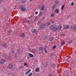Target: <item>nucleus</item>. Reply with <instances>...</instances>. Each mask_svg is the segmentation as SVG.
<instances>
[{"label": "nucleus", "mask_w": 76, "mask_h": 76, "mask_svg": "<svg viewBox=\"0 0 76 76\" xmlns=\"http://www.w3.org/2000/svg\"><path fill=\"white\" fill-rule=\"evenodd\" d=\"M51 22L52 23H54L55 22L54 21V20H51Z\"/></svg>", "instance_id": "cd10ccee"}, {"label": "nucleus", "mask_w": 76, "mask_h": 76, "mask_svg": "<svg viewBox=\"0 0 76 76\" xmlns=\"http://www.w3.org/2000/svg\"><path fill=\"white\" fill-rule=\"evenodd\" d=\"M15 0V1H18V0Z\"/></svg>", "instance_id": "a18cd8bd"}, {"label": "nucleus", "mask_w": 76, "mask_h": 76, "mask_svg": "<svg viewBox=\"0 0 76 76\" xmlns=\"http://www.w3.org/2000/svg\"><path fill=\"white\" fill-rule=\"evenodd\" d=\"M72 40H71L70 41H69V44H70V43H72Z\"/></svg>", "instance_id": "473e14b6"}, {"label": "nucleus", "mask_w": 76, "mask_h": 76, "mask_svg": "<svg viewBox=\"0 0 76 76\" xmlns=\"http://www.w3.org/2000/svg\"><path fill=\"white\" fill-rule=\"evenodd\" d=\"M65 5H63L61 7V10H63L64 9V8Z\"/></svg>", "instance_id": "bb28decb"}, {"label": "nucleus", "mask_w": 76, "mask_h": 76, "mask_svg": "<svg viewBox=\"0 0 76 76\" xmlns=\"http://www.w3.org/2000/svg\"><path fill=\"white\" fill-rule=\"evenodd\" d=\"M22 68H23V67H22Z\"/></svg>", "instance_id": "8fccbe9b"}, {"label": "nucleus", "mask_w": 76, "mask_h": 76, "mask_svg": "<svg viewBox=\"0 0 76 76\" xmlns=\"http://www.w3.org/2000/svg\"><path fill=\"white\" fill-rule=\"evenodd\" d=\"M64 44H65V41H62L61 42V45H64Z\"/></svg>", "instance_id": "393cba45"}, {"label": "nucleus", "mask_w": 76, "mask_h": 76, "mask_svg": "<svg viewBox=\"0 0 76 76\" xmlns=\"http://www.w3.org/2000/svg\"><path fill=\"white\" fill-rule=\"evenodd\" d=\"M42 12H40L39 14V17H40V16H42Z\"/></svg>", "instance_id": "b1692460"}, {"label": "nucleus", "mask_w": 76, "mask_h": 76, "mask_svg": "<svg viewBox=\"0 0 76 76\" xmlns=\"http://www.w3.org/2000/svg\"><path fill=\"white\" fill-rule=\"evenodd\" d=\"M41 7V10H44V8L45 7V6L43 5Z\"/></svg>", "instance_id": "1a4fd4ad"}, {"label": "nucleus", "mask_w": 76, "mask_h": 76, "mask_svg": "<svg viewBox=\"0 0 76 76\" xmlns=\"http://www.w3.org/2000/svg\"><path fill=\"white\" fill-rule=\"evenodd\" d=\"M6 56H7V55H6V54H4L3 55V57H6Z\"/></svg>", "instance_id": "c756f323"}, {"label": "nucleus", "mask_w": 76, "mask_h": 76, "mask_svg": "<svg viewBox=\"0 0 76 76\" xmlns=\"http://www.w3.org/2000/svg\"><path fill=\"white\" fill-rule=\"evenodd\" d=\"M13 53H14V52H13Z\"/></svg>", "instance_id": "3c124183"}, {"label": "nucleus", "mask_w": 76, "mask_h": 76, "mask_svg": "<svg viewBox=\"0 0 76 76\" xmlns=\"http://www.w3.org/2000/svg\"><path fill=\"white\" fill-rule=\"evenodd\" d=\"M52 31H57V28L56 27H54Z\"/></svg>", "instance_id": "ddd939ff"}, {"label": "nucleus", "mask_w": 76, "mask_h": 76, "mask_svg": "<svg viewBox=\"0 0 76 76\" xmlns=\"http://www.w3.org/2000/svg\"><path fill=\"white\" fill-rule=\"evenodd\" d=\"M42 50H43V48L42 47H41L40 48L39 50V52H38V54H41L42 53Z\"/></svg>", "instance_id": "7ed1b4c3"}, {"label": "nucleus", "mask_w": 76, "mask_h": 76, "mask_svg": "<svg viewBox=\"0 0 76 76\" xmlns=\"http://www.w3.org/2000/svg\"><path fill=\"white\" fill-rule=\"evenodd\" d=\"M33 75V74L31 72L28 75V76H32Z\"/></svg>", "instance_id": "a878e982"}, {"label": "nucleus", "mask_w": 76, "mask_h": 76, "mask_svg": "<svg viewBox=\"0 0 76 76\" xmlns=\"http://www.w3.org/2000/svg\"><path fill=\"white\" fill-rule=\"evenodd\" d=\"M3 47H4V48H6L7 47V45L5 42H4L3 44H2Z\"/></svg>", "instance_id": "6e6552de"}, {"label": "nucleus", "mask_w": 76, "mask_h": 76, "mask_svg": "<svg viewBox=\"0 0 76 76\" xmlns=\"http://www.w3.org/2000/svg\"><path fill=\"white\" fill-rule=\"evenodd\" d=\"M29 0V1H32V0Z\"/></svg>", "instance_id": "49530a36"}, {"label": "nucleus", "mask_w": 76, "mask_h": 76, "mask_svg": "<svg viewBox=\"0 0 76 76\" xmlns=\"http://www.w3.org/2000/svg\"><path fill=\"white\" fill-rule=\"evenodd\" d=\"M73 31H76V25H74L73 26Z\"/></svg>", "instance_id": "4be33fe9"}, {"label": "nucleus", "mask_w": 76, "mask_h": 76, "mask_svg": "<svg viewBox=\"0 0 76 76\" xmlns=\"http://www.w3.org/2000/svg\"><path fill=\"white\" fill-rule=\"evenodd\" d=\"M22 6V5L20 6H20H21V7H22L20 8L21 11H22V12H24V11H26V9L23 7V6Z\"/></svg>", "instance_id": "20e7f679"}, {"label": "nucleus", "mask_w": 76, "mask_h": 76, "mask_svg": "<svg viewBox=\"0 0 76 76\" xmlns=\"http://www.w3.org/2000/svg\"><path fill=\"white\" fill-rule=\"evenodd\" d=\"M30 21V20L28 21L27 22V23H29V22Z\"/></svg>", "instance_id": "37998d69"}, {"label": "nucleus", "mask_w": 76, "mask_h": 76, "mask_svg": "<svg viewBox=\"0 0 76 76\" xmlns=\"http://www.w3.org/2000/svg\"><path fill=\"white\" fill-rule=\"evenodd\" d=\"M44 66L46 67H48V63H47V62H45V63L44 64Z\"/></svg>", "instance_id": "f3484780"}, {"label": "nucleus", "mask_w": 76, "mask_h": 76, "mask_svg": "<svg viewBox=\"0 0 76 76\" xmlns=\"http://www.w3.org/2000/svg\"><path fill=\"white\" fill-rule=\"evenodd\" d=\"M38 12H37V11H36L35 12V14H36V15H37V14H38Z\"/></svg>", "instance_id": "c9c22d12"}, {"label": "nucleus", "mask_w": 76, "mask_h": 76, "mask_svg": "<svg viewBox=\"0 0 76 76\" xmlns=\"http://www.w3.org/2000/svg\"><path fill=\"white\" fill-rule=\"evenodd\" d=\"M54 39V37H52L49 39L50 41H52Z\"/></svg>", "instance_id": "dca6fc26"}, {"label": "nucleus", "mask_w": 76, "mask_h": 76, "mask_svg": "<svg viewBox=\"0 0 76 76\" xmlns=\"http://www.w3.org/2000/svg\"><path fill=\"white\" fill-rule=\"evenodd\" d=\"M28 58H29V57L27 59H28Z\"/></svg>", "instance_id": "09e8293b"}, {"label": "nucleus", "mask_w": 76, "mask_h": 76, "mask_svg": "<svg viewBox=\"0 0 76 76\" xmlns=\"http://www.w3.org/2000/svg\"><path fill=\"white\" fill-rule=\"evenodd\" d=\"M56 48V46H53V48L54 49V48Z\"/></svg>", "instance_id": "58836bf2"}, {"label": "nucleus", "mask_w": 76, "mask_h": 76, "mask_svg": "<svg viewBox=\"0 0 76 76\" xmlns=\"http://www.w3.org/2000/svg\"><path fill=\"white\" fill-rule=\"evenodd\" d=\"M41 23V21H39L38 22V24H39Z\"/></svg>", "instance_id": "ea45409f"}, {"label": "nucleus", "mask_w": 76, "mask_h": 76, "mask_svg": "<svg viewBox=\"0 0 76 76\" xmlns=\"http://www.w3.org/2000/svg\"><path fill=\"white\" fill-rule=\"evenodd\" d=\"M12 32V30H10L7 31V34L8 35H11V33Z\"/></svg>", "instance_id": "0eeeda50"}, {"label": "nucleus", "mask_w": 76, "mask_h": 76, "mask_svg": "<svg viewBox=\"0 0 76 76\" xmlns=\"http://www.w3.org/2000/svg\"><path fill=\"white\" fill-rule=\"evenodd\" d=\"M31 70L30 69H29L28 71L26 72L25 73V75H28L29 73H30V72H31Z\"/></svg>", "instance_id": "f8f14e48"}, {"label": "nucleus", "mask_w": 76, "mask_h": 76, "mask_svg": "<svg viewBox=\"0 0 76 76\" xmlns=\"http://www.w3.org/2000/svg\"><path fill=\"white\" fill-rule=\"evenodd\" d=\"M0 23H1V21H0Z\"/></svg>", "instance_id": "de8ad7c7"}, {"label": "nucleus", "mask_w": 76, "mask_h": 76, "mask_svg": "<svg viewBox=\"0 0 76 76\" xmlns=\"http://www.w3.org/2000/svg\"><path fill=\"white\" fill-rule=\"evenodd\" d=\"M39 68H36L35 69L36 72H39Z\"/></svg>", "instance_id": "412c9836"}, {"label": "nucleus", "mask_w": 76, "mask_h": 76, "mask_svg": "<svg viewBox=\"0 0 76 76\" xmlns=\"http://www.w3.org/2000/svg\"><path fill=\"white\" fill-rule=\"evenodd\" d=\"M28 55L30 57H34V55L31 53H29Z\"/></svg>", "instance_id": "a211bd4d"}, {"label": "nucleus", "mask_w": 76, "mask_h": 76, "mask_svg": "<svg viewBox=\"0 0 76 76\" xmlns=\"http://www.w3.org/2000/svg\"><path fill=\"white\" fill-rule=\"evenodd\" d=\"M33 53H35V50L33 49Z\"/></svg>", "instance_id": "4c0bfd02"}, {"label": "nucleus", "mask_w": 76, "mask_h": 76, "mask_svg": "<svg viewBox=\"0 0 76 76\" xmlns=\"http://www.w3.org/2000/svg\"><path fill=\"white\" fill-rule=\"evenodd\" d=\"M44 51L45 53H46V54H47V50L46 49L44 50Z\"/></svg>", "instance_id": "c85d7f7f"}, {"label": "nucleus", "mask_w": 76, "mask_h": 76, "mask_svg": "<svg viewBox=\"0 0 76 76\" xmlns=\"http://www.w3.org/2000/svg\"><path fill=\"white\" fill-rule=\"evenodd\" d=\"M62 28V26H61V24H60V25L58 27V29L59 30H60V29H61Z\"/></svg>", "instance_id": "9b49d317"}, {"label": "nucleus", "mask_w": 76, "mask_h": 76, "mask_svg": "<svg viewBox=\"0 0 76 76\" xmlns=\"http://www.w3.org/2000/svg\"><path fill=\"white\" fill-rule=\"evenodd\" d=\"M71 5L72 6H74V2H72L71 3Z\"/></svg>", "instance_id": "72a5a7b5"}, {"label": "nucleus", "mask_w": 76, "mask_h": 76, "mask_svg": "<svg viewBox=\"0 0 76 76\" xmlns=\"http://www.w3.org/2000/svg\"><path fill=\"white\" fill-rule=\"evenodd\" d=\"M22 2L23 3H26V1H22Z\"/></svg>", "instance_id": "f704fd0d"}, {"label": "nucleus", "mask_w": 76, "mask_h": 76, "mask_svg": "<svg viewBox=\"0 0 76 76\" xmlns=\"http://www.w3.org/2000/svg\"><path fill=\"white\" fill-rule=\"evenodd\" d=\"M56 4L58 5L60 4V1H55Z\"/></svg>", "instance_id": "4468645a"}, {"label": "nucleus", "mask_w": 76, "mask_h": 76, "mask_svg": "<svg viewBox=\"0 0 76 76\" xmlns=\"http://www.w3.org/2000/svg\"><path fill=\"white\" fill-rule=\"evenodd\" d=\"M20 37L21 38H24L25 37V34L24 33H22L20 34Z\"/></svg>", "instance_id": "423d86ee"}, {"label": "nucleus", "mask_w": 76, "mask_h": 76, "mask_svg": "<svg viewBox=\"0 0 76 76\" xmlns=\"http://www.w3.org/2000/svg\"><path fill=\"white\" fill-rule=\"evenodd\" d=\"M70 26L68 25H63V28L64 29H69Z\"/></svg>", "instance_id": "f03ea898"}, {"label": "nucleus", "mask_w": 76, "mask_h": 76, "mask_svg": "<svg viewBox=\"0 0 76 76\" xmlns=\"http://www.w3.org/2000/svg\"><path fill=\"white\" fill-rule=\"evenodd\" d=\"M24 66H27V64L24 63Z\"/></svg>", "instance_id": "a19ab883"}, {"label": "nucleus", "mask_w": 76, "mask_h": 76, "mask_svg": "<svg viewBox=\"0 0 76 76\" xmlns=\"http://www.w3.org/2000/svg\"><path fill=\"white\" fill-rule=\"evenodd\" d=\"M54 16V13H52L51 15V17H53V16Z\"/></svg>", "instance_id": "7c9ffc66"}, {"label": "nucleus", "mask_w": 76, "mask_h": 76, "mask_svg": "<svg viewBox=\"0 0 76 76\" xmlns=\"http://www.w3.org/2000/svg\"><path fill=\"white\" fill-rule=\"evenodd\" d=\"M51 24V23H50V22H49L47 24L48 25H50Z\"/></svg>", "instance_id": "e433bc0d"}, {"label": "nucleus", "mask_w": 76, "mask_h": 76, "mask_svg": "<svg viewBox=\"0 0 76 76\" xmlns=\"http://www.w3.org/2000/svg\"><path fill=\"white\" fill-rule=\"evenodd\" d=\"M5 62V60L4 59H2L1 61V64H3Z\"/></svg>", "instance_id": "2eb2a0df"}, {"label": "nucleus", "mask_w": 76, "mask_h": 76, "mask_svg": "<svg viewBox=\"0 0 76 76\" xmlns=\"http://www.w3.org/2000/svg\"><path fill=\"white\" fill-rule=\"evenodd\" d=\"M13 65L12 64H10L8 66V67L9 69H13Z\"/></svg>", "instance_id": "39448f33"}, {"label": "nucleus", "mask_w": 76, "mask_h": 76, "mask_svg": "<svg viewBox=\"0 0 76 76\" xmlns=\"http://www.w3.org/2000/svg\"><path fill=\"white\" fill-rule=\"evenodd\" d=\"M55 8H56V4H54L53 5L52 8V10H54V9H55Z\"/></svg>", "instance_id": "6ab92c4d"}, {"label": "nucleus", "mask_w": 76, "mask_h": 76, "mask_svg": "<svg viewBox=\"0 0 76 76\" xmlns=\"http://www.w3.org/2000/svg\"><path fill=\"white\" fill-rule=\"evenodd\" d=\"M47 45H45L44 48V50H46V49L47 48Z\"/></svg>", "instance_id": "2f4dec72"}, {"label": "nucleus", "mask_w": 76, "mask_h": 76, "mask_svg": "<svg viewBox=\"0 0 76 76\" xmlns=\"http://www.w3.org/2000/svg\"><path fill=\"white\" fill-rule=\"evenodd\" d=\"M54 26L53 25H51L50 26V30H53V29H54Z\"/></svg>", "instance_id": "9d476101"}, {"label": "nucleus", "mask_w": 76, "mask_h": 76, "mask_svg": "<svg viewBox=\"0 0 76 76\" xmlns=\"http://www.w3.org/2000/svg\"><path fill=\"white\" fill-rule=\"evenodd\" d=\"M36 32V29H33L32 31V32L33 34H34V33H35Z\"/></svg>", "instance_id": "5701e85b"}, {"label": "nucleus", "mask_w": 76, "mask_h": 76, "mask_svg": "<svg viewBox=\"0 0 76 76\" xmlns=\"http://www.w3.org/2000/svg\"><path fill=\"white\" fill-rule=\"evenodd\" d=\"M56 12V13H58L59 10L58 9H56L54 11V13H55Z\"/></svg>", "instance_id": "aec40b11"}, {"label": "nucleus", "mask_w": 76, "mask_h": 76, "mask_svg": "<svg viewBox=\"0 0 76 76\" xmlns=\"http://www.w3.org/2000/svg\"><path fill=\"white\" fill-rule=\"evenodd\" d=\"M46 27V24H42L40 26L39 28L40 30H42L43 29H44Z\"/></svg>", "instance_id": "f257e3e1"}, {"label": "nucleus", "mask_w": 76, "mask_h": 76, "mask_svg": "<svg viewBox=\"0 0 76 76\" xmlns=\"http://www.w3.org/2000/svg\"><path fill=\"white\" fill-rule=\"evenodd\" d=\"M37 20V18H35L34 19V20Z\"/></svg>", "instance_id": "c03bdc74"}, {"label": "nucleus", "mask_w": 76, "mask_h": 76, "mask_svg": "<svg viewBox=\"0 0 76 76\" xmlns=\"http://www.w3.org/2000/svg\"><path fill=\"white\" fill-rule=\"evenodd\" d=\"M31 18H32L31 17H30L28 18L29 19H31Z\"/></svg>", "instance_id": "79ce46f5"}]
</instances>
